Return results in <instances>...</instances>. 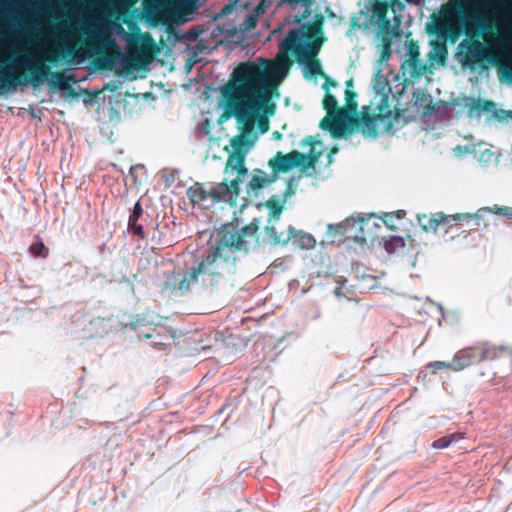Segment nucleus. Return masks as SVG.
Masks as SVG:
<instances>
[{
  "instance_id": "nucleus-1",
  "label": "nucleus",
  "mask_w": 512,
  "mask_h": 512,
  "mask_svg": "<svg viewBox=\"0 0 512 512\" xmlns=\"http://www.w3.org/2000/svg\"><path fill=\"white\" fill-rule=\"evenodd\" d=\"M221 104L228 118H235L240 135L230 140L229 154L224 173L243 183L249 171L245 167V156L254 145L253 134L256 120L270 112L271 90L264 71L250 61L240 63L232 72L229 81L221 88Z\"/></svg>"
},
{
  "instance_id": "nucleus-2",
  "label": "nucleus",
  "mask_w": 512,
  "mask_h": 512,
  "mask_svg": "<svg viewBox=\"0 0 512 512\" xmlns=\"http://www.w3.org/2000/svg\"><path fill=\"white\" fill-rule=\"evenodd\" d=\"M260 221H253L241 229L226 231L215 248L211 250L197 265L193 266L178 284L182 292L192 285L199 284L204 289H214L226 278L235 273V251H248L249 239H254Z\"/></svg>"
},
{
  "instance_id": "nucleus-3",
  "label": "nucleus",
  "mask_w": 512,
  "mask_h": 512,
  "mask_svg": "<svg viewBox=\"0 0 512 512\" xmlns=\"http://www.w3.org/2000/svg\"><path fill=\"white\" fill-rule=\"evenodd\" d=\"M373 88L375 92L381 97L380 105L377 107L378 114L374 116L369 115L370 106H363L361 116L356 121L357 130L360 131L365 137L376 138L380 133H384L391 129L392 122L390 116L392 112L389 110L388 94L390 87L388 80L378 70L373 78Z\"/></svg>"
},
{
  "instance_id": "nucleus-4",
  "label": "nucleus",
  "mask_w": 512,
  "mask_h": 512,
  "mask_svg": "<svg viewBox=\"0 0 512 512\" xmlns=\"http://www.w3.org/2000/svg\"><path fill=\"white\" fill-rule=\"evenodd\" d=\"M239 193L240 186L237 184V181L232 179L228 181V176L222 182L210 186L209 189L203 184L196 182L187 190L190 201L203 207L220 202L237 206Z\"/></svg>"
},
{
  "instance_id": "nucleus-5",
  "label": "nucleus",
  "mask_w": 512,
  "mask_h": 512,
  "mask_svg": "<svg viewBox=\"0 0 512 512\" xmlns=\"http://www.w3.org/2000/svg\"><path fill=\"white\" fill-rule=\"evenodd\" d=\"M455 22H458L463 33L468 37H486L493 33L491 19L488 14L475 10L468 13L464 6L456 2L449 10Z\"/></svg>"
},
{
  "instance_id": "nucleus-6",
  "label": "nucleus",
  "mask_w": 512,
  "mask_h": 512,
  "mask_svg": "<svg viewBox=\"0 0 512 512\" xmlns=\"http://www.w3.org/2000/svg\"><path fill=\"white\" fill-rule=\"evenodd\" d=\"M320 154V152H315V147H312L308 154H303L297 150H293L288 154L277 152L269 160L268 166L276 177L279 173H286L293 168H300L303 172L309 169L315 170V163Z\"/></svg>"
},
{
  "instance_id": "nucleus-7",
  "label": "nucleus",
  "mask_w": 512,
  "mask_h": 512,
  "mask_svg": "<svg viewBox=\"0 0 512 512\" xmlns=\"http://www.w3.org/2000/svg\"><path fill=\"white\" fill-rule=\"evenodd\" d=\"M265 206L269 210L267 225L262 234V241L269 245H286L291 238L296 235V229L294 227H289L288 232H280L278 233L275 228V223L279 221L282 211L283 205L274 199H269Z\"/></svg>"
},
{
  "instance_id": "nucleus-8",
  "label": "nucleus",
  "mask_w": 512,
  "mask_h": 512,
  "mask_svg": "<svg viewBox=\"0 0 512 512\" xmlns=\"http://www.w3.org/2000/svg\"><path fill=\"white\" fill-rule=\"evenodd\" d=\"M481 212H494L495 214L502 215L505 217H512V212H510L508 207H498L494 206L493 208H483L480 209L475 214L470 213H456L452 216L450 215H444L442 213L433 214L431 217H428L427 215H418V223L422 227V229L425 232L428 231H436L441 223H444L448 221L450 218L453 219L455 222H461L463 220L471 219L472 217H475L477 220V224H479L480 220V213Z\"/></svg>"
},
{
  "instance_id": "nucleus-9",
  "label": "nucleus",
  "mask_w": 512,
  "mask_h": 512,
  "mask_svg": "<svg viewBox=\"0 0 512 512\" xmlns=\"http://www.w3.org/2000/svg\"><path fill=\"white\" fill-rule=\"evenodd\" d=\"M430 31L436 35V38L444 43L450 41L455 43L459 37V27L452 18L450 12L445 14L443 22L434 21L430 27Z\"/></svg>"
},
{
  "instance_id": "nucleus-10",
  "label": "nucleus",
  "mask_w": 512,
  "mask_h": 512,
  "mask_svg": "<svg viewBox=\"0 0 512 512\" xmlns=\"http://www.w3.org/2000/svg\"><path fill=\"white\" fill-rule=\"evenodd\" d=\"M425 69V65L419 59L418 47L410 45L406 53V59L401 64L403 76H407L410 81L418 80Z\"/></svg>"
},
{
  "instance_id": "nucleus-11",
  "label": "nucleus",
  "mask_w": 512,
  "mask_h": 512,
  "mask_svg": "<svg viewBox=\"0 0 512 512\" xmlns=\"http://www.w3.org/2000/svg\"><path fill=\"white\" fill-rule=\"evenodd\" d=\"M351 118L344 111H339L336 114H327V116L320 122V128L329 129L333 138H341Z\"/></svg>"
},
{
  "instance_id": "nucleus-12",
  "label": "nucleus",
  "mask_w": 512,
  "mask_h": 512,
  "mask_svg": "<svg viewBox=\"0 0 512 512\" xmlns=\"http://www.w3.org/2000/svg\"><path fill=\"white\" fill-rule=\"evenodd\" d=\"M39 81L41 80L37 76H27L25 78H21L12 72L3 73L1 71L0 94L6 95L8 93H13L19 86H27L29 83H39Z\"/></svg>"
},
{
  "instance_id": "nucleus-13",
  "label": "nucleus",
  "mask_w": 512,
  "mask_h": 512,
  "mask_svg": "<svg viewBox=\"0 0 512 512\" xmlns=\"http://www.w3.org/2000/svg\"><path fill=\"white\" fill-rule=\"evenodd\" d=\"M30 20V16L27 13H23L21 18L17 20V25H14L11 29V33L17 38L33 41L35 33L40 29V25Z\"/></svg>"
},
{
  "instance_id": "nucleus-14",
  "label": "nucleus",
  "mask_w": 512,
  "mask_h": 512,
  "mask_svg": "<svg viewBox=\"0 0 512 512\" xmlns=\"http://www.w3.org/2000/svg\"><path fill=\"white\" fill-rule=\"evenodd\" d=\"M275 180L276 175H268L263 170L255 169L246 187L248 196H257L261 189L265 188L266 186H269Z\"/></svg>"
},
{
  "instance_id": "nucleus-15",
  "label": "nucleus",
  "mask_w": 512,
  "mask_h": 512,
  "mask_svg": "<svg viewBox=\"0 0 512 512\" xmlns=\"http://www.w3.org/2000/svg\"><path fill=\"white\" fill-rule=\"evenodd\" d=\"M41 60V58L35 52H27L22 58L12 55L9 63L2 66L3 73L13 72L17 68H25L32 70L35 67V63Z\"/></svg>"
},
{
  "instance_id": "nucleus-16",
  "label": "nucleus",
  "mask_w": 512,
  "mask_h": 512,
  "mask_svg": "<svg viewBox=\"0 0 512 512\" xmlns=\"http://www.w3.org/2000/svg\"><path fill=\"white\" fill-rule=\"evenodd\" d=\"M302 28H295L288 32L286 39L281 44V50L289 51L292 54H297L299 59V52L304 44Z\"/></svg>"
},
{
  "instance_id": "nucleus-17",
  "label": "nucleus",
  "mask_w": 512,
  "mask_h": 512,
  "mask_svg": "<svg viewBox=\"0 0 512 512\" xmlns=\"http://www.w3.org/2000/svg\"><path fill=\"white\" fill-rule=\"evenodd\" d=\"M130 56L120 51L109 53L100 59L99 66L109 70H119L130 61Z\"/></svg>"
},
{
  "instance_id": "nucleus-18",
  "label": "nucleus",
  "mask_w": 512,
  "mask_h": 512,
  "mask_svg": "<svg viewBox=\"0 0 512 512\" xmlns=\"http://www.w3.org/2000/svg\"><path fill=\"white\" fill-rule=\"evenodd\" d=\"M479 358L478 346L474 348L464 349L459 353L455 354V362H457V368L462 370L465 367L481 362Z\"/></svg>"
},
{
  "instance_id": "nucleus-19",
  "label": "nucleus",
  "mask_w": 512,
  "mask_h": 512,
  "mask_svg": "<svg viewBox=\"0 0 512 512\" xmlns=\"http://www.w3.org/2000/svg\"><path fill=\"white\" fill-rule=\"evenodd\" d=\"M75 83L73 76H66L64 73H53L47 81L49 88L53 91H65Z\"/></svg>"
},
{
  "instance_id": "nucleus-20",
  "label": "nucleus",
  "mask_w": 512,
  "mask_h": 512,
  "mask_svg": "<svg viewBox=\"0 0 512 512\" xmlns=\"http://www.w3.org/2000/svg\"><path fill=\"white\" fill-rule=\"evenodd\" d=\"M322 45L321 39H316L310 42L308 39L304 40V44L302 49L299 52V60H303L305 58L313 57L318 54Z\"/></svg>"
},
{
  "instance_id": "nucleus-21",
  "label": "nucleus",
  "mask_w": 512,
  "mask_h": 512,
  "mask_svg": "<svg viewBox=\"0 0 512 512\" xmlns=\"http://www.w3.org/2000/svg\"><path fill=\"white\" fill-rule=\"evenodd\" d=\"M32 70V73L28 76H37L41 80L39 83H29V85L35 87L42 85L45 81H48V79L51 77V74H53L50 69L43 64L42 59L35 63V67Z\"/></svg>"
},
{
  "instance_id": "nucleus-22",
  "label": "nucleus",
  "mask_w": 512,
  "mask_h": 512,
  "mask_svg": "<svg viewBox=\"0 0 512 512\" xmlns=\"http://www.w3.org/2000/svg\"><path fill=\"white\" fill-rule=\"evenodd\" d=\"M84 31L87 35L98 40L105 49H111V48H115L117 46L115 40L112 37L104 36V35L98 33L97 31L93 30L89 26H86L84 28Z\"/></svg>"
},
{
  "instance_id": "nucleus-23",
  "label": "nucleus",
  "mask_w": 512,
  "mask_h": 512,
  "mask_svg": "<svg viewBox=\"0 0 512 512\" xmlns=\"http://www.w3.org/2000/svg\"><path fill=\"white\" fill-rule=\"evenodd\" d=\"M369 219L370 216L367 219L364 217L352 218V225L355 227V238L361 242L366 241L367 233L365 232V227L368 225Z\"/></svg>"
},
{
  "instance_id": "nucleus-24",
  "label": "nucleus",
  "mask_w": 512,
  "mask_h": 512,
  "mask_svg": "<svg viewBox=\"0 0 512 512\" xmlns=\"http://www.w3.org/2000/svg\"><path fill=\"white\" fill-rule=\"evenodd\" d=\"M462 434L460 433H453L447 436H443L432 443V447L434 449H445L449 447L452 443L459 441L462 439Z\"/></svg>"
},
{
  "instance_id": "nucleus-25",
  "label": "nucleus",
  "mask_w": 512,
  "mask_h": 512,
  "mask_svg": "<svg viewBox=\"0 0 512 512\" xmlns=\"http://www.w3.org/2000/svg\"><path fill=\"white\" fill-rule=\"evenodd\" d=\"M479 358L482 361L493 360L498 358V352L495 347L489 346L487 343L478 345Z\"/></svg>"
},
{
  "instance_id": "nucleus-26",
  "label": "nucleus",
  "mask_w": 512,
  "mask_h": 512,
  "mask_svg": "<svg viewBox=\"0 0 512 512\" xmlns=\"http://www.w3.org/2000/svg\"><path fill=\"white\" fill-rule=\"evenodd\" d=\"M428 369H432L434 373H436L440 369H453L455 371H460L457 368V362H455V356L452 361H434L427 365Z\"/></svg>"
},
{
  "instance_id": "nucleus-27",
  "label": "nucleus",
  "mask_w": 512,
  "mask_h": 512,
  "mask_svg": "<svg viewBox=\"0 0 512 512\" xmlns=\"http://www.w3.org/2000/svg\"><path fill=\"white\" fill-rule=\"evenodd\" d=\"M303 64V70L305 76L307 73H311L313 75L319 74L321 72V65L319 62L312 59V57L305 58L303 60H299Z\"/></svg>"
},
{
  "instance_id": "nucleus-28",
  "label": "nucleus",
  "mask_w": 512,
  "mask_h": 512,
  "mask_svg": "<svg viewBox=\"0 0 512 512\" xmlns=\"http://www.w3.org/2000/svg\"><path fill=\"white\" fill-rule=\"evenodd\" d=\"M296 236H299V239L297 240L298 246L302 249H311L315 247L316 241L314 237L311 234L308 233H302L298 232L296 230Z\"/></svg>"
},
{
  "instance_id": "nucleus-29",
  "label": "nucleus",
  "mask_w": 512,
  "mask_h": 512,
  "mask_svg": "<svg viewBox=\"0 0 512 512\" xmlns=\"http://www.w3.org/2000/svg\"><path fill=\"white\" fill-rule=\"evenodd\" d=\"M404 246H405L404 239L400 236H391L384 243V247H385L386 251L389 253L394 252L397 249L403 248Z\"/></svg>"
},
{
  "instance_id": "nucleus-30",
  "label": "nucleus",
  "mask_w": 512,
  "mask_h": 512,
  "mask_svg": "<svg viewBox=\"0 0 512 512\" xmlns=\"http://www.w3.org/2000/svg\"><path fill=\"white\" fill-rule=\"evenodd\" d=\"M474 156L479 163L486 165L492 161L494 153L489 148L482 149V147H480L474 152Z\"/></svg>"
},
{
  "instance_id": "nucleus-31",
  "label": "nucleus",
  "mask_w": 512,
  "mask_h": 512,
  "mask_svg": "<svg viewBox=\"0 0 512 512\" xmlns=\"http://www.w3.org/2000/svg\"><path fill=\"white\" fill-rule=\"evenodd\" d=\"M356 97H357V94L353 90H351V89L345 90L346 107H347V110L353 114H355L357 111Z\"/></svg>"
},
{
  "instance_id": "nucleus-32",
  "label": "nucleus",
  "mask_w": 512,
  "mask_h": 512,
  "mask_svg": "<svg viewBox=\"0 0 512 512\" xmlns=\"http://www.w3.org/2000/svg\"><path fill=\"white\" fill-rule=\"evenodd\" d=\"M446 56H447L446 43H444L442 41L440 43H435L430 52V57L432 59L439 58L440 60H443V59H445Z\"/></svg>"
},
{
  "instance_id": "nucleus-33",
  "label": "nucleus",
  "mask_w": 512,
  "mask_h": 512,
  "mask_svg": "<svg viewBox=\"0 0 512 512\" xmlns=\"http://www.w3.org/2000/svg\"><path fill=\"white\" fill-rule=\"evenodd\" d=\"M323 106L327 110V114H333L336 106H337V100L335 96L330 94V92H326L325 98L323 101Z\"/></svg>"
},
{
  "instance_id": "nucleus-34",
  "label": "nucleus",
  "mask_w": 512,
  "mask_h": 512,
  "mask_svg": "<svg viewBox=\"0 0 512 512\" xmlns=\"http://www.w3.org/2000/svg\"><path fill=\"white\" fill-rule=\"evenodd\" d=\"M143 214V208L139 201L134 204L133 210L129 216L128 223L138 222Z\"/></svg>"
},
{
  "instance_id": "nucleus-35",
  "label": "nucleus",
  "mask_w": 512,
  "mask_h": 512,
  "mask_svg": "<svg viewBox=\"0 0 512 512\" xmlns=\"http://www.w3.org/2000/svg\"><path fill=\"white\" fill-rule=\"evenodd\" d=\"M129 229L132 231V233L135 236H138L142 239H144V230L143 226L141 224H138V222L134 223H128Z\"/></svg>"
},
{
  "instance_id": "nucleus-36",
  "label": "nucleus",
  "mask_w": 512,
  "mask_h": 512,
  "mask_svg": "<svg viewBox=\"0 0 512 512\" xmlns=\"http://www.w3.org/2000/svg\"><path fill=\"white\" fill-rule=\"evenodd\" d=\"M31 252L36 256H42L46 257L47 253L43 254V252L46 250L43 243L34 244L30 247Z\"/></svg>"
},
{
  "instance_id": "nucleus-37",
  "label": "nucleus",
  "mask_w": 512,
  "mask_h": 512,
  "mask_svg": "<svg viewBox=\"0 0 512 512\" xmlns=\"http://www.w3.org/2000/svg\"><path fill=\"white\" fill-rule=\"evenodd\" d=\"M113 30L122 39H124V40H129L130 39L129 33L121 25L115 24Z\"/></svg>"
},
{
  "instance_id": "nucleus-38",
  "label": "nucleus",
  "mask_w": 512,
  "mask_h": 512,
  "mask_svg": "<svg viewBox=\"0 0 512 512\" xmlns=\"http://www.w3.org/2000/svg\"><path fill=\"white\" fill-rule=\"evenodd\" d=\"M234 9V4L233 3H229L227 5H225L220 13L217 15L216 19L220 18V17H224V16H227L228 14H230Z\"/></svg>"
},
{
  "instance_id": "nucleus-39",
  "label": "nucleus",
  "mask_w": 512,
  "mask_h": 512,
  "mask_svg": "<svg viewBox=\"0 0 512 512\" xmlns=\"http://www.w3.org/2000/svg\"><path fill=\"white\" fill-rule=\"evenodd\" d=\"M336 86H337L336 81L331 78H326L325 82L323 83V89L326 92H329L330 87H336Z\"/></svg>"
},
{
  "instance_id": "nucleus-40",
  "label": "nucleus",
  "mask_w": 512,
  "mask_h": 512,
  "mask_svg": "<svg viewBox=\"0 0 512 512\" xmlns=\"http://www.w3.org/2000/svg\"><path fill=\"white\" fill-rule=\"evenodd\" d=\"M490 3H494L502 11H505L508 7V3L505 0H489Z\"/></svg>"
},
{
  "instance_id": "nucleus-41",
  "label": "nucleus",
  "mask_w": 512,
  "mask_h": 512,
  "mask_svg": "<svg viewBox=\"0 0 512 512\" xmlns=\"http://www.w3.org/2000/svg\"><path fill=\"white\" fill-rule=\"evenodd\" d=\"M256 17L252 14H249L245 19V24L248 28H253L256 25Z\"/></svg>"
},
{
  "instance_id": "nucleus-42",
  "label": "nucleus",
  "mask_w": 512,
  "mask_h": 512,
  "mask_svg": "<svg viewBox=\"0 0 512 512\" xmlns=\"http://www.w3.org/2000/svg\"><path fill=\"white\" fill-rule=\"evenodd\" d=\"M88 21L90 22L91 25H93L95 27H102L101 21L92 15L88 16Z\"/></svg>"
},
{
  "instance_id": "nucleus-43",
  "label": "nucleus",
  "mask_w": 512,
  "mask_h": 512,
  "mask_svg": "<svg viewBox=\"0 0 512 512\" xmlns=\"http://www.w3.org/2000/svg\"><path fill=\"white\" fill-rule=\"evenodd\" d=\"M389 56H390V50H389V48H386V49L383 51V53H382L381 59H382L384 62H386V61L388 60Z\"/></svg>"
},
{
  "instance_id": "nucleus-44",
  "label": "nucleus",
  "mask_w": 512,
  "mask_h": 512,
  "mask_svg": "<svg viewBox=\"0 0 512 512\" xmlns=\"http://www.w3.org/2000/svg\"><path fill=\"white\" fill-rule=\"evenodd\" d=\"M341 287H342V283H339L338 282V285L335 287L334 289V294L338 297H340L342 295V292H341Z\"/></svg>"
},
{
  "instance_id": "nucleus-45",
  "label": "nucleus",
  "mask_w": 512,
  "mask_h": 512,
  "mask_svg": "<svg viewBox=\"0 0 512 512\" xmlns=\"http://www.w3.org/2000/svg\"><path fill=\"white\" fill-rule=\"evenodd\" d=\"M427 300H429L432 304H434V302L432 300H430L429 298H427ZM435 305L437 306V308L440 311L441 315L444 316V308H443V306L440 303H435Z\"/></svg>"
},
{
  "instance_id": "nucleus-46",
  "label": "nucleus",
  "mask_w": 512,
  "mask_h": 512,
  "mask_svg": "<svg viewBox=\"0 0 512 512\" xmlns=\"http://www.w3.org/2000/svg\"><path fill=\"white\" fill-rule=\"evenodd\" d=\"M314 138L313 137H307L306 139H304L302 141V146H305L307 144H311L313 142Z\"/></svg>"
},
{
  "instance_id": "nucleus-47",
  "label": "nucleus",
  "mask_w": 512,
  "mask_h": 512,
  "mask_svg": "<svg viewBox=\"0 0 512 512\" xmlns=\"http://www.w3.org/2000/svg\"><path fill=\"white\" fill-rule=\"evenodd\" d=\"M352 87H353V81H352V79H350V80H348V81L346 82V89H350V88H352Z\"/></svg>"
},
{
  "instance_id": "nucleus-48",
  "label": "nucleus",
  "mask_w": 512,
  "mask_h": 512,
  "mask_svg": "<svg viewBox=\"0 0 512 512\" xmlns=\"http://www.w3.org/2000/svg\"><path fill=\"white\" fill-rule=\"evenodd\" d=\"M267 129H268L267 124H263V123H262V124H261V130H262V131H266Z\"/></svg>"
},
{
  "instance_id": "nucleus-49",
  "label": "nucleus",
  "mask_w": 512,
  "mask_h": 512,
  "mask_svg": "<svg viewBox=\"0 0 512 512\" xmlns=\"http://www.w3.org/2000/svg\"><path fill=\"white\" fill-rule=\"evenodd\" d=\"M403 214H404V211L399 210V211L397 212V217H399V218H400V217H402V215H403Z\"/></svg>"
},
{
  "instance_id": "nucleus-50",
  "label": "nucleus",
  "mask_w": 512,
  "mask_h": 512,
  "mask_svg": "<svg viewBox=\"0 0 512 512\" xmlns=\"http://www.w3.org/2000/svg\"><path fill=\"white\" fill-rule=\"evenodd\" d=\"M460 149H461V147H460V146H457V147L454 149V151H455L456 153H458Z\"/></svg>"
},
{
  "instance_id": "nucleus-51",
  "label": "nucleus",
  "mask_w": 512,
  "mask_h": 512,
  "mask_svg": "<svg viewBox=\"0 0 512 512\" xmlns=\"http://www.w3.org/2000/svg\"><path fill=\"white\" fill-rule=\"evenodd\" d=\"M427 108H428L427 114H430L431 113L430 110H432L433 107L428 106Z\"/></svg>"
},
{
  "instance_id": "nucleus-52",
  "label": "nucleus",
  "mask_w": 512,
  "mask_h": 512,
  "mask_svg": "<svg viewBox=\"0 0 512 512\" xmlns=\"http://www.w3.org/2000/svg\"><path fill=\"white\" fill-rule=\"evenodd\" d=\"M338 151V149L335 147L332 149L331 153H336Z\"/></svg>"
},
{
  "instance_id": "nucleus-53",
  "label": "nucleus",
  "mask_w": 512,
  "mask_h": 512,
  "mask_svg": "<svg viewBox=\"0 0 512 512\" xmlns=\"http://www.w3.org/2000/svg\"><path fill=\"white\" fill-rule=\"evenodd\" d=\"M259 61H260V63H264L265 62V60L263 58H260Z\"/></svg>"
},
{
  "instance_id": "nucleus-54",
  "label": "nucleus",
  "mask_w": 512,
  "mask_h": 512,
  "mask_svg": "<svg viewBox=\"0 0 512 512\" xmlns=\"http://www.w3.org/2000/svg\"><path fill=\"white\" fill-rule=\"evenodd\" d=\"M499 348H500L501 350H506V349H507V348H506V347H504V346H500Z\"/></svg>"
},
{
  "instance_id": "nucleus-55",
  "label": "nucleus",
  "mask_w": 512,
  "mask_h": 512,
  "mask_svg": "<svg viewBox=\"0 0 512 512\" xmlns=\"http://www.w3.org/2000/svg\"><path fill=\"white\" fill-rule=\"evenodd\" d=\"M145 338H150L151 336L149 334L144 335Z\"/></svg>"
}]
</instances>
